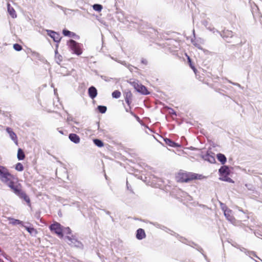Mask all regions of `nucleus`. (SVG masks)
Wrapping results in <instances>:
<instances>
[{
	"label": "nucleus",
	"instance_id": "obj_1",
	"mask_svg": "<svg viewBox=\"0 0 262 262\" xmlns=\"http://www.w3.org/2000/svg\"><path fill=\"white\" fill-rule=\"evenodd\" d=\"M203 178L202 174L184 171H180L176 176L177 182L180 183H188L195 180H201Z\"/></svg>",
	"mask_w": 262,
	"mask_h": 262
},
{
	"label": "nucleus",
	"instance_id": "obj_2",
	"mask_svg": "<svg viewBox=\"0 0 262 262\" xmlns=\"http://www.w3.org/2000/svg\"><path fill=\"white\" fill-rule=\"evenodd\" d=\"M49 229L52 233L56 234L59 238H62L63 236V227L59 223L54 222L49 226Z\"/></svg>",
	"mask_w": 262,
	"mask_h": 262
},
{
	"label": "nucleus",
	"instance_id": "obj_3",
	"mask_svg": "<svg viewBox=\"0 0 262 262\" xmlns=\"http://www.w3.org/2000/svg\"><path fill=\"white\" fill-rule=\"evenodd\" d=\"M14 176L11 174L8 169L0 165V180L3 183L8 182L10 179H13Z\"/></svg>",
	"mask_w": 262,
	"mask_h": 262
},
{
	"label": "nucleus",
	"instance_id": "obj_4",
	"mask_svg": "<svg viewBox=\"0 0 262 262\" xmlns=\"http://www.w3.org/2000/svg\"><path fill=\"white\" fill-rule=\"evenodd\" d=\"M220 179L222 181L231 182L232 180L229 177L230 170L228 166H223L219 169Z\"/></svg>",
	"mask_w": 262,
	"mask_h": 262
},
{
	"label": "nucleus",
	"instance_id": "obj_5",
	"mask_svg": "<svg viewBox=\"0 0 262 262\" xmlns=\"http://www.w3.org/2000/svg\"><path fill=\"white\" fill-rule=\"evenodd\" d=\"M68 45L71 50L73 51L74 53L77 55H80L82 54V45L80 43L77 42L74 40L71 39L68 42Z\"/></svg>",
	"mask_w": 262,
	"mask_h": 262
},
{
	"label": "nucleus",
	"instance_id": "obj_6",
	"mask_svg": "<svg viewBox=\"0 0 262 262\" xmlns=\"http://www.w3.org/2000/svg\"><path fill=\"white\" fill-rule=\"evenodd\" d=\"M132 84L137 91L144 95H147L149 93L147 89L145 86L136 82H133Z\"/></svg>",
	"mask_w": 262,
	"mask_h": 262
},
{
	"label": "nucleus",
	"instance_id": "obj_7",
	"mask_svg": "<svg viewBox=\"0 0 262 262\" xmlns=\"http://www.w3.org/2000/svg\"><path fill=\"white\" fill-rule=\"evenodd\" d=\"M7 133L9 134L10 138L14 142L16 145H18V140L16 134L13 131V129L9 127L6 129Z\"/></svg>",
	"mask_w": 262,
	"mask_h": 262
},
{
	"label": "nucleus",
	"instance_id": "obj_8",
	"mask_svg": "<svg viewBox=\"0 0 262 262\" xmlns=\"http://www.w3.org/2000/svg\"><path fill=\"white\" fill-rule=\"evenodd\" d=\"M48 34L53 39L55 42H59L61 37L60 34L56 32L53 31H48Z\"/></svg>",
	"mask_w": 262,
	"mask_h": 262
},
{
	"label": "nucleus",
	"instance_id": "obj_9",
	"mask_svg": "<svg viewBox=\"0 0 262 262\" xmlns=\"http://www.w3.org/2000/svg\"><path fill=\"white\" fill-rule=\"evenodd\" d=\"M66 238L70 242V243L69 244L70 245H72L77 247H79L82 245L81 243L78 241L75 236L73 235H71V236L67 235L66 236Z\"/></svg>",
	"mask_w": 262,
	"mask_h": 262
},
{
	"label": "nucleus",
	"instance_id": "obj_10",
	"mask_svg": "<svg viewBox=\"0 0 262 262\" xmlns=\"http://www.w3.org/2000/svg\"><path fill=\"white\" fill-rule=\"evenodd\" d=\"M224 215L226 219L232 224L235 223L236 220L232 215V211L229 209H226L224 210Z\"/></svg>",
	"mask_w": 262,
	"mask_h": 262
},
{
	"label": "nucleus",
	"instance_id": "obj_11",
	"mask_svg": "<svg viewBox=\"0 0 262 262\" xmlns=\"http://www.w3.org/2000/svg\"><path fill=\"white\" fill-rule=\"evenodd\" d=\"M125 102L130 106L133 99V94L130 91L125 92L124 94Z\"/></svg>",
	"mask_w": 262,
	"mask_h": 262
},
{
	"label": "nucleus",
	"instance_id": "obj_12",
	"mask_svg": "<svg viewBox=\"0 0 262 262\" xmlns=\"http://www.w3.org/2000/svg\"><path fill=\"white\" fill-rule=\"evenodd\" d=\"M88 94L92 99H94L97 95V89L93 86H91L88 90Z\"/></svg>",
	"mask_w": 262,
	"mask_h": 262
},
{
	"label": "nucleus",
	"instance_id": "obj_13",
	"mask_svg": "<svg viewBox=\"0 0 262 262\" xmlns=\"http://www.w3.org/2000/svg\"><path fill=\"white\" fill-rule=\"evenodd\" d=\"M213 155H214V154L212 153V152L207 153V154H206L204 156L205 160L206 161H208V162H209L211 163H215V159L214 156Z\"/></svg>",
	"mask_w": 262,
	"mask_h": 262
},
{
	"label": "nucleus",
	"instance_id": "obj_14",
	"mask_svg": "<svg viewBox=\"0 0 262 262\" xmlns=\"http://www.w3.org/2000/svg\"><path fill=\"white\" fill-rule=\"evenodd\" d=\"M146 237V234L143 229L139 228L137 230L136 238L138 239H142Z\"/></svg>",
	"mask_w": 262,
	"mask_h": 262
},
{
	"label": "nucleus",
	"instance_id": "obj_15",
	"mask_svg": "<svg viewBox=\"0 0 262 262\" xmlns=\"http://www.w3.org/2000/svg\"><path fill=\"white\" fill-rule=\"evenodd\" d=\"M69 139L74 143L77 144L80 142V139L76 134H70L69 136Z\"/></svg>",
	"mask_w": 262,
	"mask_h": 262
},
{
	"label": "nucleus",
	"instance_id": "obj_16",
	"mask_svg": "<svg viewBox=\"0 0 262 262\" xmlns=\"http://www.w3.org/2000/svg\"><path fill=\"white\" fill-rule=\"evenodd\" d=\"M164 141L167 145L171 147H176L180 146V145L178 143L173 142L170 139L165 138L164 139Z\"/></svg>",
	"mask_w": 262,
	"mask_h": 262
},
{
	"label": "nucleus",
	"instance_id": "obj_17",
	"mask_svg": "<svg viewBox=\"0 0 262 262\" xmlns=\"http://www.w3.org/2000/svg\"><path fill=\"white\" fill-rule=\"evenodd\" d=\"M7 8H8V11L9 13V14L12 16L13 18L16 17V14L15 13V11L13 7H11L10 5L9 4H8L7 5Z\"/></svg>",
	"mask_w": 262,
	"mask_h": 262
},
{
	"label": "nucleus",
	"instance_id": "obj_18",
	"mask_svg": "<svg viewBox=\"0 0 262 262\" xmlns=\"http://www.w3.org/2000/svg\"><path fill=\"white\" fill-rule=\"evenodd\" d=\"M216 157H217V160L222 164H224L227 161V159H226L225 156L222 154H218L216 155Z\"/></svg>",
	"mask_w": 262,
	"mask_h": 262
},
{
	"label": "nucleus",
	"instance_id": "obj_19",
	"mask_svg": "<svg viewBox=\"0 0 262 262\" xmlns=\"http://www.w3.org/2000/svg\"><path fill=\"white\" fill-rule=\"evenodd\" d=\"M19 197L21 199H23L27 203L28 205L29 206H31L30 199L29 196L24 192H23Z\"/></svg>",
	"mask_w": 262,
	"mask_h": 262
},
{
	"label": "nucleus",
	"instance_id": "obj_20",
	"mask_svg": "<svg viewBox=\"0 0 262 262\" xmlns=\"http://www.w3.org/2000/svg\"><path fill=\"white\" fill-rule=\"evenodd\" d=\"M62 33L65 36H69L70 37H74L76 36L75 33L72 32L66 29L63 30Z\"/></svg>",
	"mask_w": 262,
	"mask_h": 262
},
{
	"label": "nucleus",
	"instance_id": "obj_21",
	"mask_svg": "<svg viewBox=\"0 0 262 262\" xmlns=\"http://www.w3.org/2000/svg\"><path fill=\"white\" fill-rule=\"evenodd\" d=\"M17 159L18 160H23L25 157L24 151L21 148H19L17 151Z\"/></svg>",
	"mask_w": 262,
	"mask_h": 262
},
{
	"label": "nucleus",
	"instance_id": "obj_22",
	"mask_svg": "<svg viewBox=\"0 0 262 262\" xmlns=\"http://www.w3.org/2000/svg\"><path fill=\"white\" fill-rule=\"evenodd\" d=\"M9 220L10 221V223L13 225H20L24 226L23 222L19 220L11 218Z\"/></svg>",
	"mask_w": 262,
	"mask_h": 262
},
{
	"label": "nucleus",
	"instance_id": "obj_23",
	"mask_svg": "<svg viewBox=\"0 0 262 262\" xmlns=\"http://www.w3.org/2000/svg\"><path fill=\"white\" fill-rule=\"evenodd\" d=\"M55 58L57 63L60 64L62 61V56L58 53L57 50L55 51Z\"/></svg>",
	"mask_w": 262,
	"mask_h": 262
},
{
	"label": "nucleus",
	"instance_id": "obj_24",
	"mask_svg": "<svg viewBox=\"0 0 262 262\" xmlns=\"http://www.w3.org/2000/svg\"><path fill=\"white\" fill-rule=\"evenodd\" d=\"M93 142L94 144L99 147H101L104 146L103 142L99 139H94Z\"/></svg>",
	"mask_w": 262,
	"mask_h": 262
},
{
	"label": "nucleus",
	"instance_id": "obj_25",
	"mask_svg": "<svg viewBox=\"0 0 262 262\" xmlns=\"http://www.w3.org/2000/svg\"><path fill=\"white\" fill-rule=\"evenodd\" d=\"M13 192L18 196L22 193L23 191L20 189L17 186H15L13 189H12Z\"/></svg>",
	"mask_w": 262,
	"mask_h": 262
},
{
	"label": "nucleus",
	"instance_id": "obj_26",
	"mask_svg": "<svg viewBox=\"0 0 262 262\" xmlns=\"http://www.w3.org/2000/svg\"><path fill=\"white\" fill-rule=\"evenodd\" d=\"M93 8L94 10L98 12H100L102 10L103 7L100 4H94L93 6Z\"/></svg>",
	"mask_w": 262,
	"mask_h": 262
},
{
	"label": "nucleus",
	"instance_id": "obj_27",
	"mask_svg": "<svg viewBox=\"0 0 262 262\" xmlns=\"http://www.w3.org/2000/svg\"><path fill=\"white\" fill-rule=\"evenodd\" d=\"M112 97L114 98H119L121 96V92L118 90H115L112 93Z\"/></svg>",
	"mask_w": 262,
	"mask_h": 262
},
{
	"label": "nucleus",
	"instance_id": "obj_28",
	"mask_svg": "<svg viewBox=\"0 0 262 262\" xmlns=\"http://www.w3.org/2000/svg\"><path fill=\"white\" fill-rule=\"evenodd\" d=\"M12 180L13 179H10L8 182H4V183L7 184L11 189H13L15 186Z\"/></svg>",
	"mask_w": 262,
	"mask_h": 262
},
{
	"label": "nucleus",
	"instance_id": "obj_29",
	"mask_svg": "<svg viewBox=\"0 0 262 262\" xmlns=\"http://www.w3.org/2000/svg\"><path fill=\"white\" fill-rule=\"evenodd\" d=\"M15 169L19 171H21L24 170V166L20 163H17L15 165Z\"/></svg>",
	"mask_w": 262,
	"mask_h": 262
},
{
	"label": "nucleus",
	"instance_id": "obj_30",
	"mask_svg": "<svg viewBox=\"0 0 262 262\" xmlns=\"http://www.w3.org/2000/svg\"><path fill=\"white\" fill-rule=\"evenodd\" d=\"M106 107L105 106L99 105L98 106V110L101 113H104L106 111Z\"/></svg>",
	"mask_w": 262,
	"mask_h": 262
},
{
	"label": "nucleus",
	"instance_id": "obj_31",
	"mask_svg": "<svg viewBox=\"0 0 262 262\" xmlns=\"http://www.w3.org/2000/svg\"><path fill=\"white\" fill-rule=\"evenodd\" d=\"M13 48L17 51H20L22 49V47L18 43H15L13 45Z\"/></svg>",
	"mask_w": 262,
	"mask_h": 262
},
{
	"label": "nucleus",
	"instance_id": "obj_32",
	"mask_svg": "<svg viewBox=\"0 0 262 262\" xmlns=\"http://www.w3.org/2000/svg\"><path fill=\"white\" fill-rule=\"evenodd\" d=\"M63 232L69 235H71L72 233V231L69 227H63Z\"/></svg>",
	"mask_w": 262,
	"mask_h": 262
},
{
	"label": "nucleus",
	"instance_id": "obj_33",
	"mask_svg": "<svg viewBox=\"0 0 262 262\" xmlns=\"http://www.w3.org/2000/svg\"><path fill=\"white\" fill-rule=\"evenodd\" d=\"M187 59H188V61L189 62V66L191 67V68L194 71H195V69L194 67L192 65V64L191 63V59L189 57V56L187 57Z\"/></svg>",
	"mask_w": 262,
	"mask_h": 262
},
{
	"label": "nucleus",
	"instance_id": "obj_34",
	"mask_svg": "<svg viewBox=\"0 0 262 262\" xmlns=\"http://www.w3.org/2000/svg\"><path fill=\"white\" fill-rule=\"evenodd\" d=\"M23 226H24V227L30 234H32V233H33V227H27L24 225Z\"/></svg>",
	"mask_w": 262,
	"mask_h": 262
},
{
	"label": "nucleus",
	"instance_id": "obj_35",
	"mask_svg": "<svg viewBox=\"0 0 262 262\" xmlns=\"http://www.w3.org/2000/svg\"><path fill=\"white\" fill-rule=\"evenodd\" d=\"M23 226H24V227L30 234H32V233H33V227H27L24 225Z\"/></svg>",
	"mask_w": 262,
	"mask_h": 262
},
{
	"label": "nucleus",
	"instance_id": "obj_36",
	"mask_svg": "<svg viewBox=\"0 0 262 262\" xmlns=\"http://www.w3.org/2000/svg\"><path fill=\"white\" fill-rule=\"evenodd\" d=\"M141 62H142V63H143L144 64H147V61L146 59H142V60H141Z\"/></svg>",
	"mask_w": 262,
	"mask_h": 262
},
{
	"label": "nucleus",
	"instance_id": "obj_37",
	"mask_svg": "<svg viewBox=\"0 0 262 262\" xmlns=\"http://www.w3.org/2000/svg\"><path fill=\"white\" fill-rule=\"evenodd\" d=\"M58 132H59L61 134H62V135H63V134H64V133H63V132L62 130H59V128L58 129Z\"/></svg>",
	"mask_w": 262,
	"mask_h": 262
},
{
	"label": "nucleus",
	"instance_id": "obj_38",
	"mask_svg": "<svg viewBox=\"0 0 262 262\" xmlns=\"http://www.w3.org/2000/svg\"><path fill=\"white\" fill-rule=\"evenodd\" d=\"M0 262H4V261L2 259L0 258Z\"/></svg>",
	"mask_w": 262,
	"mask_h": 262
}]
</instances>
